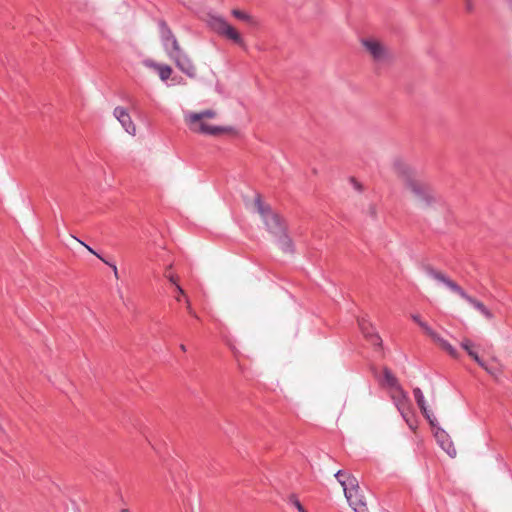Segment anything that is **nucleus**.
Returning a JSON list of instances; mask_svg holds the SVG:
<instances>
[{
	"label": "nucleus",
	"mask_w": 512,
	"mask_h": 512,
	"mask_svg": "<svg viewBox=\"0 0 512 512\" xmlns=\"http://www.w3.org/2000/svg\"><path fill=\"white\" fill-rule=\"evenodd\" d=\"M407 190L412 194L416 205L422 209L430 208L438 202V196L435 191L420 180L408 182Z\"/></svg>",
	"instance_id": "obj_3"
},
{
	"label": "nucleus",
	"mask_w": 512,
	"mask_h": 512,
	"mask_svg": "<svg viewBox=\"0 0 512 512\" xmlns=\"http://www.w3.org/2000/svg\"><path fill=\"white\" fill-rule=\"evenodd\" d=\"M336 479L343 488L344 495L355 512H369L367 503L361 494L358 480L351 474L339 470L335 474Z\"/></svg>",
	"instance_id": "obj_2"
},
{
	"label": "nucleus",
	"mask_w": 512,
	"mask_h": 512,
	"mask_svg": "<svg viewBox=\"0 0 512 512\" xmlns=\"http://www.w3.org/2000/svg\"><path fill=\"white\" fill-rule=\"evenodd\" d=\"M146 66L156 70L162 81L167 80L172 74V69L168 65H162V64L154 63L152 61H147Z\"/></svg>",
	"instance_id": "obj_20"
},
{
	"label": "nucleus",
	"mask_w": 512,
	"mask_h": 512,
	"mask_svg": "<svg viewBox=\"0 0 512 512\" xmlns=\"http://www.w3.org/2000/svg\"><path fill=\"white\" fill-rule=\"evenodd\" d=\"M365 52L378 64L389 63L393 59L388 45L375 37H367L361 40Z\"/></svg>",
	"instance_id": "obj_4"
},
{
	"label": "nucleus",
	"mask_w": 512,
	"mask_h": 512,
	"mask_svg": "<svg viewBox=\"0 0 512 512\" xmlns=\"http://www.w3.org/2000/svg\"><path fill=\"white\" fill-rule=\"evenodd\" d=\"M485 371H487L489 374L493 375L494 377L497 376L496 371H494L492 368L488 367L486 363L484 362V366H481Z\"/></svg>",
	"instance_id": "obj_28"
},
{
	"label": "nucleus",
	"mask_w": 512,
	"mask_h": 512,
	"mask_svg": "<svg viewBox=\"0 0 512 512\" xmlns=\"http://www.w3.org/2000/svg\"><path fill=\"white\" fill-rule=\"evenodd\" d=\"M364 321L366 322V332H368V333L370 332L371 333L370 329H374V328L372 327V325L368 321H366V320H364Z\"/></svg>",
	"instance_id": "obj_31"
},
{
	"label": "nucleus",
	"mask_w": 512,
	"mask_h": 512,
	"mask_svg": "<svg viewBox=\"0 0 512 512\" xmlns=\"http://www.w3.org/2000/svg\"><path fill=\"white\" fill-rule=\"evenodd\" d=\"M413 393H414V397H415V400L420 408V410L422 411V413L424 414V416L426 417V419L429 421V423L435 427V417L432 415V413L428 410L427 406H426V402H425V399H424V395L422 393V391L420 390V388H415L413 390Z\"/></svg>",
	"instance_id": "obj_13"
},
{
	"label": "nucleus",
	"mask_w": 512,
	"mask_h": 512,
	"mask_svg": "<svg viewBox=\"0 0 512 512\" xmlns=\"http://www.w3.org/2000/svg\"><path fill=\"white\" fill-rule=\"evenodd\" d=\"M461 297L469 302L475 309H477L487 320H492L494 318L492 311L488 309L481 301L469 296L466 292L465 296Z\"/></svg>",
	"instance_id": "obj_16"
},
{
	"label": "nucleus",
	"mask_w": 512,
	"mask_h": 512,
	"mask_svg": "<svg viewBox=\"0 0 512 512\" xmlns=\"http://www.w3.org/2000/svg\"><path fill=\"white\" fill-rule=\"evenodd\" d=\"M411 319L418 324V326L433 340L435 344L448 353L452 358L457 359L460 356L459 352L447 340L436 333L427 322L423 321L419 314H411Z\"/></svg>",
	"instance_id": "obj_7"
},
{
	"label": "nucleus",
	"mask_w": 512,
	"mask_h": 512,
	"mask_svg": "<svg viewBox=\"0 0 512 512\" xmlns=\"http://www.w3.org/2000/svg\"><path fill=\"white\" fill-rule=\"evenodd\" d=\"M216 117L217 112L213 109H206L199 112L188 111L184 114V122L191 132L197 134L220 136L235 132L233 127L212 124L211 120Z\"/></svg>",
	"instance_id": "obj_1"
},
{
	"label": "nucleus",
	"mask_w": 512,
	"mask_h": 512,
	"mask_svg": "<svg viewBox=\"0 0 512 512\" xmlns=\"http://www.w3.org/2000/svg\"><path fill=\"white\" fill-rule=\"evenodd\" d=\"M171 267H172L171 265L167 267L164 276L169 280V282L171 284H173L175 286V289L177 292L175 299H176V301L180 302V296H185V291L181 288V286L178 283V280H179L178 276L175 275L174 273L170 272Z\"/></svg>",
	"instance_id": "obj_21"
},
{
	"label": "nucleus",
	"mask_w": 512,
	"mask_h": 512,
	"mask_svg": "<svg viewBox=\"0 0 512 512\" xmlns=\"http://www.w3.org/2000/svg\"><path fill=\"white\" fill-rule=\"evenodd\" d=\"M390 396L397 410L400 412L404 420L407 422L410 428H414L413 424L409 419L410 400L408 398V395L403 391V389L400 386H395V388L391 390Z\"/></svg>",
	"instance_id": "obj_8"
},
{
	"label": "nucleus",
	"mask_w": 512,
	"mask_h": 512,
	"mask_svg": "<svg viewBox=\"0 0 512 512\" xmlns=\"http://www.w3.org/2000/svg\"><path fill=\"white\" fill-rule=\"evenodd\" d=\"M180 349H181L183 352H185V351H186V347H185V345H183V344H182V345H180Z\"/></svg>",
	"instance_id": "obj_32"
},
{
	"label": "nucleus",
	"mask_w": 512,
	"mask_h": 512,
	"mask_svg": "<svg viewBox=\"0 0 512 512\" xmlns=\"http://www.w3.org/2000/svg\"><path fill=\"white\" fill-rule=\"evenodd\" d=\"M293 504L298 509L299 512H307V510L301 505V503L298 500H294Z\"/></svg>",
	"instance_id": "obj_27"
},
{
	"label": "nucleus",
	"mask_w": 512,
	"mask_h": 512,
	"mask_svg": "<svg viewBox=\"0 0 512 512\" xmlns=\"http://www.w3.org/2000/svg\"><path fill=\"white\" fill-rule=\"evenodd\" d=\"M384 379L386 384L391 388V390H393L395 386H399L397 383V379L388 369L384 370Z\"/></svg>",
	"instance_id": "obj_22"
},
{
	"label": "nucleus",
	"mask_w": 512,
	"mask_h": 512,
	"mask_svg": "<svg viewBox=\"0 0 512 512\" xmlns=\"http://www.w3.org/2000/svg\"><path fill=\"white\" fill-rule=\"evenodd\" d=\"M435 437L437 439V442L442 447V449L445 450L449 456H456V449L453 443L450 441L447 433L443 429L437 428L435 431Z\"/></svg>",
	"instance_id": "obj_11"
},
{
	"label": "nucleus",
	"mask_w": 512,
	"mask_h": 512,
	"mask_svg": "<svg viewBox=\"0 0 512 512\" xmlns=\"http://www.w3.org/2000/svg\"><path fill=\"white\" fill-rule=\"evenodd\" d=\"M460 346L479 366H484V361L479 357L475 343L465 337L462 339Z\"/></svg>",
	"instance_id": "obj_15"
},
{
	"label": "nucleus",
	"mask_w": 512,
	"mask_h": 512,
	"mask_svg": "<svg viewBox=\"0 0 512 512\" xmlns=\"http://www.w3.org/2000/svg\"><path fill=\"white\" fill-rule=\"evenodd\" d=\"M369 212H370V214H371L372 216H375V215H376V208H375V206H373V205H372V206H370V207H369Z\"/></svg>",
	"instance_id": "obj_30"
},
{
	"label": "nucleus",
	"mask_w": 512,
	"mask_h": 512,
	"mask_svg": "<svg viewBox=\"0 0 512 512\" xmlns=\"http://www.w3.org/2000/svg\"><path fill=\"white\" fill-rule=\"evenodd\" d=\"M79 244H81L82 246H84L90 253L94 254L95 256H97L99 259H103L96 251H94L90 246H88L87 244H85L84 242H82L81 240L77 239L76 237H73Z\"/></svg>",
	"instance_id": "obj_24"
},
{
	"label": "nucleus",
	"mask_w": 512,
	"mask_h": 512,
	"mask_svg": "<svg viewBox=\"0 0 512 512\" xmlns=\"http://www.w3.org/2000/svg\"><path fill=\"white\" fill-rule=\"evenodd\" d=\"M102 261H103L105 264H107L108 266H110V267L112 268L113 273H114V277H115L116 279H118V278H119V274H118V269H117L116 265H115V264H113V263L108 262V261H107V260H105V259H102Z\"/></svg>",
	"instance_id": "obj_25"
},
{
	"label": "nucleus",
	"mask_w": 512,
	"mask_h": 512,
	"mask_svg": "<svg viewBox=\"0 0 512 512\" xmlns=\"http://www.w3.org/2000/svg\"><path fill=\"white\" fill-rule=\"evenodd\" d=\"M231 14L238 20L247 23L251 27H258L259 21L254 16L239 9H233Z\"/></svg>",
	"instance_id": "obj_19"
},
{
	"label": "nucleus",
	"mask_w": 512,
	"mask_h": 512,
	"mask_svg": "<svg viewBox=\"0 0 512 512\" xmlns=\"http://www.w3.org/2000/svg\"><path fill=\"white\" fill-rule=\"evenodd\" d=\"M359 327L361 332L363 333L364 337L374 346L380 347L382 344V340L380 336L375 332L374 329H370L371 333L366 332V322L364 319H361L358 321Z\"/></svg>",
	"instance_id": "obj_18"
},
{
	"label": "nucleus",
	"mask_w": 512,
	"mask_h": 512,
	"mask_svg": "<svg viewBox=\"0 0 512 512\" xmlns=\"http://www.w3.org/2000/svg\"><path fill=\"white\" fill-rule=\"evenodd\" d=\"M431 275L436 281L445 284L454 293L459 296H465V291L456 282L445 276L443 273L432 272Z\"/></svg>",
	"instance_id": "obj_14"
},
{
	"label": "nucleus",
	"mask_w": 512,
	"mask_h": 512,
	"mask_svg": "<svg viewBox=\"0 0 512 512\" xmlns=\"http://www.w3.org/2000/svg\"><path fill=\"white\" fill-rule=\"evenodd\" d=\"M465 9L468 13H472L474 11L473 0H465Z\"/></svg>",
	"instance_id": "obj_26"
},
{
	"label": "nucleus",
	"mask_w": 512,
	"mask_h": 512,
	"mask_svg": "<svg viewBox=\"0 0 512 512\" xmlns=\"http://www.w3.org/2000/svg\"><path fill=\"white\" fill-rule=\"evenodd\" d=\"M208 24L210 28L218 35L231 40L233 43L240 47H245V41L241 33L223 17L211 16Z\"/></svg>",
	"instance_id": "obj_6"
},
{
	"label": "nucleus",
	"mask_w": 512,
	"mask_h": 512,
	"mask_svg": "<svg viewBox=\"0 0 512 512\" xmlns=\"http://www.w3.org/2000/svg\"><path fill=\"white\" fill-rule=\"evenodd\" d=\"M172 45H173L174 50H176V51L180 50L179 43L175 38L173 39Z\"/></svg>",
	"instance_id": "obj_29"
},
{
	"label": "nucleus",
	"mask_w": 512,
	"mask_h": 512,
	"mask_svg": "<svg viewBox=\"0 0 512 512\" xmlns=\"http://www.w3.org/2000/svg\"><path fill=\"white\" fill-rule=\"evenodd\" d=\"M276 244L278 245L279 249L284 253H290L293 250V244L290 237L287 235L286 230H284L282 233H279L278 235L274 236Z\"/></svg>",
	"instance_id": "obj_17"
},
{
	"label": "nucleus",
	"mask_w": 512,
	"mask_h": 512,
	"mask_svg": "<svg viewBox=\"0 0 512 512\" xmlns=\"http://www.w3.org/2000/svg\"><path fill=\"white\" fill-rule=\"evenodd\" d=\"M175 61L177 67L187 76L191 78L196 76V67L187 55L181 54L175 58Z\"/></svg>",
	"instance_id": "obj_12"
},
{
	"label": "nucleus",
	"mask_w": 512,
	"mask_h": 512,
	"mask_svg": "<svg viewBox=\"0 0 512 512\" xmlns=\"http://www.w3.org/2000/svg\"><path fill=\"white\" fill-rule=\"evenodd\" d=\"M124 512H128L127 510H124Z\"/></svg>",
	"instance_id": "obj_33"
},
{
	"label": "nucleus",
	"mask_w": 512,
	"mask_h": 512,
	"mask_svg": "<svg viewBox=\"0 0 512 512\" xmlns=\"http://www.w3.org/2000/svg\"><path fill=\"white\" fill-rule=\"evenodd\" d=\"M392 170L403 182L406 189H408V182H416L418 180L412 167L400 158H395L392 161Z\"/></svg>",
	"instance_id": "obj_9"
},
{
	"label": "nucleus",
	"mask_w": 512,
	"mask_h": 512,
	"mask_svg": "<svg viewBox=\"0 0 512 512\" xmlns=\"http://www.w3.org/2000/svg\"><path fill=\"white\" fill-rule=\"evenodd\" d=\"M114 116L121 123L122 127L125 129L127 133H129L130 135H135L136 127L125 108L116 107L114 109Z\"/></svg>",
	"instance_id": "obj_10"
},
{
	"label": "nucleus",
	"mask_w": 512,
	"mask_h": 512,
	"mask_svg": "<svg viewBox=\"0 0 512 512\" xmlns=\"http://www.w3.org/2000/svg\"><path fill=\"white\" fill-rule=\"evenodd\" d=\"M182 298H184V300H185V301H183V304L186 305L187 312L191 316L198 318L197 314L195 313L194 309L192 308L191 302H190L189 298L187 297V295L185 294V296H180V301L182 300Z\"/></svg>",
	"instance_id": "obj_23"
},
{
	"label": "nucleus",
	"mask_w": 512,
	"mask_h": 512,
	"mask_svg": "<svg viewBox=\"0 0 512 512\" xmlns=\"http://www.w3.org/2000/svg\"><path fill=\"white\" fill-rule=\"evenodd\" d=\"M254 207L262 217L268 231L273 236L286 230V226L281 218L277 214L273 213L271 209L262 202L260 195H256L254 199Z\"/></svg>",
	"instance_id": "obj_5"
}]
</instances>
